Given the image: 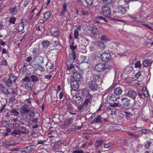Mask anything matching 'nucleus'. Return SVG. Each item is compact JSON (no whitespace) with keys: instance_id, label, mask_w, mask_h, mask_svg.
Returning a JSON list of instances; mask_svg holds the SVG:
<instances>
[{"instance_id":"40","label":"nucleus","mask_w":153,"mask_h":153,"mask_svg":"<svg viewBox=\"0 0 153 153\" xmlns=\"http://www.w3.org/2000/svg\"><path fill=\"white\" fill-rule=\"evenodd\" d=\"M10 112L15 116H18L19 114V113L17 111L16 109H13L12 110H11Z\"/></svg>"},{"instance_id":"49","label":"nucleus","mask_w":153,"mask_h":153,"mask_svg":"<svg viewBox=\"0 0 153 153\" xmlns=\"http://www.w3.org/2000/svg\"><path fill=\"white\" fill-rule=\"evenodd\" d=\"M104 70L111 69L112 68V66L108 64L104 65Z\"/></svg>"},{"instance_id":"36","label":"nucleus","mask_w":153,"mask_h":153,"mask_svg":"<svg viewBox=\"0 0 153 153\" xmlns=\"http://www.w3.org/2000/svg\"><path fill=\"white\" fill-rule=\"evenodd\" d=\"M51 42L47 40L42 41V44L44 47L47 48L50 44Z\"/></svg>"},{"instance_id":"45","label":"nucleus","mask_w":153,"mask_h":153,"mask_svg":"<svg viewBox=\"0 0 153 153\" xmlns=\"http://www.w3.org/2000/svg\"><path fill=\"white\" fill-rule=\"evenodd\" d=\"M40 49L39 47L37 48H34L33 51V53H35L36 54H38L40 52Z\"/></svg>"},{"instance_id":"23","label":"nucleus","mask_w":153,"mask_h":153,"mask_svg":"<svg viewBox=\"0 0 153 153\" xmlns=\"http://www.w3.org/2000/svg\"><path fill=\"white\" fill-rule=\"evenodd\" d=\"M81 63H88L89 62V60L88 57L85 56H81L80 58Z\"/></svg>"},{"instance_id":"32","label":"nucleus","mask_w":153,"mask_h":153,"mask_svg":"<svg viewBox=\"0 0 153 153\" xmlns=\"http://www.w3.org/2000/svg\"><path fill=\"white\" fill-rule=\"evenodd\" d=\"M104 4L111 5L113 3L112 0H101Z\"/></svg>"},{"instance_id":"42","label":"nucleus","mask_w":153,"mask_h":153,"mask_svg":"<svg viewBox=\"0 0 153 153\" xmlns=\"http://www.w3.org/2000/svg\"><path fill=\"white\" fill-rule=\"evenodd\" d=\"M103 142V141L102 140L97 141L95 143V146L96 147V148H98L102 144Z\"/></svg>"},{"instance_id":"43","label":"nucleus","mask_w":153,"mask_h":153,"mask_svg":"<svg viewBox=\"0 0 153 153\" xmlns=\"http://www.w3.org/2000/svg\"><path fill=\"white\" fill-rule=\"evenodd\" d=\"M1 124L2 126L5 127H8L9 126V124L7 121H2Z\"/></svg>"},{"instance_id":"26","label":"nucleus","mask_w":153,"mask_h":153,"mask_svg":"<svg viewBox=\"0 0 153 153\" xmlns=\"http://www.w3.org/2000/svg\"><path fill=\"white\" fill-rule=\"evenodd\" d=\"M52 12L51 11L46 12L44 15L43 18L45 20H48L51 17Z\"/></svg>"},{"instance_id":"4","label":"nucleus","mask_w":153,"mask_h":153,"mask_svg":"<svg viewBox=\"0 0 153 153\" xmlns=\"http://www.w3.org/2000/svg\"><path fill=\"white\" fill-rule=\"evenodd\" d=\"M102 13L105 16L109 17L111 16V10L109 7L104 5L101 8Z\"/></svg>"},{"instance_id":"60","label":"nucleus","mask_w":153,"mask_h":153,"mask_svg":"<svg viewBox=\"0 0 153 153\" xmlns=\"http://www.w3.org/2000/svg\"><path fill=\"white\" fill-rule=\"evenodd\" d=\"M138 94L140 96L142 99H144L146 97H147L148 96V94H145L144 93V94H140L139 93H138Z\"/></svg>"},{"instance_id":"34","label":"nucleus","mask_w":153,"mask_h":153,"mask_svg":"<svg viewBox=\"0 0 153 153\" xmlns=\"http://www.w3.org/2000/svg\"><path fill=\"white\" fill-rule=\"evenodd\" d=\"M150 61V60L148 59H144L143 63V66L145 67H148L150 65L151 63Z\"/></svg>"},{"instance_id":"27","label":"nucleus","mask_w":153,"mask_h":153,"mask_svg":"<svg viewBox=\"0 0 153 153\" xmlns=\"http://www.w3.org/2000/svg\"><path fill=\"white\" fill-rule=\"evenodd\" d=\"M11 134L14 136H16L17 135H19L21 134L20 129H14V130L11 133Z\"/></svg>"},{"instance_id":"25","label":"nucleus","mask_w":153,"mask_h":153,"mask_svg":"<svg viewBox=\"0 0 153 153\" xmlns=\"http://www.w3.org/2000/svg\"><path fill=\"white\" fill-rule=\"evenodd\" d=\"M0 90L3 93L6 94H8L10 93L7 90L5 89L4 86L0 83Z\"/></svg>"},{"instance_id":"39","label":"nucleus","mask_w":153,"mask_h":153,"mask_svg":"<svg viewBox=\"0 0 153 153\" xmlns=\"http://www.w3.org/2000/svg\"><path fill=\"white\" fill-rule=\"evenodd\" d=\"M16 19V18L14 17H12L9 19V22L10 24H14Z\"/></svg>"},{"instance_id":"2","label":"nucleus","mask_w":153,"mask_h":153,"mask_svg":"<svg viewBox=\"0 0 153 153\" xmlns=\"http://www.w3.org/2000/svg\"><path fill=\"white\" fill-rule=\"evenodd\" d=\"M100 36V32L95 26L93 27L91 30V36L94 39H98Z\"/></svg>"},{"instance_id":"8","label":"nucleus","mask_w":153,"mask_h":153,"mask_svg":"<svg viewBox=\"0 0 153 153\" xmlns=\"http://www.w3.org/2000/svg\"><path fill=\"white\" fill-rule=\"evenodd\" d=\"M106 101L109 103H111L112 102H114L116 100L115 95L110 94H108L106 97Z\"/></svg>"},{"instance_id":"1","label":"nucleus","mask_w":153,"mask_h":153,"mask_svg":"<svg viewBox=\"0 0 153 153\" xmlns=\"http://www.w3.org/2000/svg\"><path fill=\"white\" fill-rule=\"evenodd\" d=\"M17 80V77L13 74H10L8 79L4 78L3 81L5 82L6 84L8 87L11 85V84L15 83Z\"/></svg>"},{"instance_id":"46","label":"nucleus","mask_w":153,"mask_h":153,"mask_svg":"<svg viewBox=\"0 0 153 153\" xmlns=\"http://www.w3.org/2000/svg\"><path fill=\"white\" fill-rule=\"evenodd\" d=\"M54 67L53 65V64L51 63L47 62L46 65V68L48 69V68L52 69Z\"/></svg>"},{"instance_id":"58","label":"nucleus","mask_w":153,"mask_h":153,"mask_svg":"<svg viewBox=\"0 0 153 153\" xmlns=\"http://www.w3.org/2000/svg\"><path fill=\"white\" fill-rule=\"evenodd\" d=\"M152 143V142L149 141H147L145 144V147L146 149H148Z\"/></svg>"},{"instance_id":"61","label":"nucleus","mask_w":153,"mask_h":153,"mask_svg":"<svg viewBox=\"0 0 153 153\" xmlns=\"http://www.w3.org/2000/svg\"><path fill=\"white\" fill-rule=\"evenodd\" d=\"M19 24H21L24 26H26L27 22L26 20L25 19H23L21 21V22Z\"/></svg>"},{"instance_id":"19","label":"nucleus","mask_w":153,"mask_h":153,"mask_svg":"<svg viewBox=\"0 0 153 153\" xmlns=\"http://www.w3.org/2000/svg\"><path fill=\"white\" fill-rule=\"evenodd\" d=\"M77 108L81 112H84L88 110V107L86 106V105H84L83 104L78 106Z\"/></svg>"},{"instance_id":"63","label":"nucleus","mask_w":153,"mask_h":153,"mask_svg":"<svg viewBox=\"0 0 153 153\" xmlns=\"http://www.w3.org/2000/svg\"><path fill=\"white\" fill-rule=\"evenodd\" d=\"M97 18L99 19L102 20L104 22H107V21L105 19V18L100 16H98L97 17Z\"/></svg>"},{"instance_id":"35","label":"nucleus","mask_w":153,"mask_h":153,"mask_svg":"<svg viewBox=\"0 0 153 153\" xmlns=\"http://www.w3.org/2000/svg\"><path fill=\"white\" fill-rule=\"evenodd\" d=\"M97 47L98 48H100L101 50H103L105 47V44L102 42H99L97 45Z\"/></svg>"},{"instance_id":"33","label":"nucleus","mask_w":153,"mask_h":153,"mask_svg":"<svg viewBox=\"0 0 153 153\" xmlns=\"http://www.w3.org/2000/svg\"><path fill=\"white\" fill-rule=\"evenodd\" d=\"M8 25H6V23H3L2 22L0 23V30L4 29H6L8 27Z\"/></svg>"},{"instance_id":"9","label":"nucleus","mask_w":153,"mask_h":153,"mask_svg":"<svg viewBox=\"0 0 153 153\" xmlns=\"http://www.w3.org/2000/svg\"><path fill=\"white\" fill-rule=\"evenodd\" d=\"M130 100L127 97L122 98L121 99V103L123 106L124 107H128L130 105Z\"/></svg>"},{"instance_id":"31","label":"nucleus","mask_w":153,"mask_h":153,"mask_svg":"<svg viewBox=\"0 0 153 153\" xmlns=\"http://www.w3.org/2000/svg\"><path fill=\"white\" fill-rule=\"evenodd\" d=\"M30 78L33 82H36L39 80L38 78L36 75H32L30 76Z\"/></svg>"},{"instance_id":"17","label":"nucleus","mask_w":153,"mask_h":153,"mask_svg":"<svg viewBox=\"0 0 153 153\" xmlns=\"http://www.w3.org/2000/svg\"><path fill=\"white\" fill-rule=\"evenodd\" d=\"M36 146L34 145H32L27 146L25 148L26 150L24 151L27 153H30L32 150L36 148Z\"/></svg>"},{"instance_id":"21","label":"nucleus","mask_w":153,"mask_h":153,"mask_svg":"<svg viewBox=\"0 0 153 153\" xmlns=\"http://www.w3.org/2000/svg\"><path fill=\"white\" fill-rule=\"evenodd\" d=\"M30 111L28 108L27 105H25L21 108V112L22 114H25L29 113Z\"/></svg>"},{"instance_id":"30","label":"nucleus","mask_w":153,"mask_h":153,"mask_svg":"<svg viewBox=\"0 0 153 153\" xmlns=\"http://www.w3.org/2000/svg\"><path fill=\"white\" fill-rule=\"evenodd\" d=\"M82 94L84 97H88L90 95L89 90L87 89H83L82 90Z\"/></svg>"},{"instance_id":"3","label":"nucleus","mask_w":153,"mask_h":153,"mask_svg":"<svg viewBox=\"0 0 153 153\" xmlns=\"http://www.w3.org/2000/svg\"><path fill=\"white\" fill-rule=\"evenodd\" d=\"M88 87L90 89L93 91H98L100 90V87L96 82L92 80L89 82Z\"/></svg>"},{"instance_id":"56","label":"nucleus","mask_w":153,"mask_h":153,"mask_svg":"<svg viewBox=\"0 0 153 153\" xmlns=\"http://www.w3.org/2000/svg\"><path fill=\"white\" fill-rule=\"evenodd\" d=\"M30 79L29 77L27 76H25V77L22 79V81L25 82H30Z\"/></svg>"},{"instance_id":"62","label":"nucleus","mask_w":153,"mask_h":153,"mask_svg":"<svg viewBox=\"0 0 153 153\" xmlns=\"http://www.w3.org/2000/svg\"><path fill=\"white\" fill-rule=\"evenodd\" d=\"M85 1L88 4L91 5L93 4L94 0H85Z\"/></svg>"},{"instance_id":"6","label":"nucleus","mask_w":153,"mask_h":153,"mask_svg":"<svg viewBox=\"0 0 153 153\" xmlns=\"http://www.w3.org/2000/svg\"><path fill=\"white\" fill-rule=\"evenodd\" d=\"M125 93L127 96L131 98L134 100H135L137 96V92L133 90L130 91L126 90L125 91Z\"/></svg>"},{"instance_id":"55","label":"nucleus","mask_w":153,"mask_h":153,"mask_svg":"<svg viewBox=\"0 0 153 153\" xmlns=\"http://www.w3.org/2000/svg\"><path fill=\"white\" fill-rule=\"evenodd\" d=\"M8 143L10 146L16 145L17 143L15 142V141L13 140H10L8 141Z\"/></svg>"},{"instance_id":"28","label":"nucleus","mask_w":153,"mask_h":153,"mask_svg":"<svg viewBox=\"0 0 153 153\" xmlns=\"http://www.w3.org/2000/svg\"><path fill=\"white\" fill-rule=\"evenodd\" d=\"M120 128L119 126L115 125L111 126L110 127V130L111 131H114L117 130H119Z\"/></svg>"},{"instance_id":"22","label":"nucleus","mask_w":153,"mask_h":153,"mask_svg":"<svg viewBox=\"0 0 153 153\" xmlns=\"http://www.w3.org/2000/svg\"><path fill=\"white\" fill-rule=\"evenodd\" d=\"M70 48L72 51V54H71V55L72 56V58H73V60H74L75 59V53L74 52V51L77 49V47L76 45L75 46L70 45Z\"/></svg>"},{"instance_id":"64","label":"nucleus","mask_w":153,"mask_h":153,"mask_svg":"<svg viewBox=\"0 0 153 153\" xmlns=\"http://www.w3.org/2000/svg\"><path fill=\"white\" fill-rule=\"evenodd\" d=\"M0 64L1 65H7V62L5 60L3 59L0 62Z\"/></svg>"},{"instance_id":"47","label":"nucleus","mask_w":153,"mask_h":153,"mask_svg":"<svg viewBox=\"0 0 153 153\" xmlns=\"http://www.w3.org/2000/svg\"><path fill=\"white\" fill-rule=\"evenodd\" d=\"M67 104L68 110L70 111H72L73 110V108L70 102L69 101L67 102Z\"/></svg>"},{"instance_id":"57","label":"nucleus","mask_w":153,"mask_h":153,"mask_svg":"<svg viewBox=\"0 0 153 153\" xmlns=\"http://www.w3.org/2000/svg\"><path fill=\"white\" fill-rule=\"evenodd\" d=\"M25 88L28 91H32V88L29 86L28 84H25Z\"/></svg>"},{"instance_id":"52","label":"nucleus","mask_w":153,"mask_h":153,"mask_svg":"<svg viewBox=\"0 0 153 153\" xmlns=\"http://www.w3.org/2000/svg\"><path fill=\"white\" fill-rule=\"evenodd\" d=\"M74 66L73 65V64H71L70 65H69V66L68 65V67H67V70H71V72H73L74 71Z\"/></svg>"},{"instance_id":"41","label":"nucleus","mask_w":153,"mask_h":153,"mask_svg":"<svg viewBox=\"0 0 153 153\" xmlns=\"http://www.w3.org/2000/svg\"><path fill=\"white\" fill-rule=\"evenodd\" d=\"M120 104L119 103H113L112 102L110 104L109 106L112 107H115L118 106H120Z\"/></svg>"},{"instance_id":"53","label":"nucleus","mask_w":153,"mask_h":153,"mask_svg":"<svg viewBox=\"0 0 153 153\" xmlns=\"http://www.w3.org/2000/svg\"><path fill=\"white\" fill-rule=\"evenodd\" d=\"M125 113L127 119H129L132 116V114L130 112L125 111Z\"/></svg>"},{"instance_id":"37","label":"nucleus","mask_w":153,"mask_h":153,"mask_svg":"<svg viewBox=\"0 0 153 153\" xmlns=\"http://www.w3.org/2000/svg\"><path fill=\"white\" fill-rule=\"evenodd\" d=\"M93 77L94 80L97 82L99 81L101 79L99 74H95L94 75Z\"/></svg>"},{"instance_id":"12","label":"nucleus","mask_w":153,"mask_h":153,"mask_svg":"<svg viewBox=\"0 0 153 153\" xmlns=\"http://www.w3.org/2000/svg\"><path fill=\"white\" fill-rule=\"evenodd\" d=\"M44 58L41 56H37L34 59V60L38 64L42 65L44 63Z\"/></svg>"},{"instance_id":"29","label":"nucleus","mask_w":153,"mask_h":153,"mask_svg":"<svg viewBox=\"0 0 153 153\" xmlns=\"http://www.w3.org/2000/svg\"><path fill=\"white\" fill-rule=\"evenodd\" d=\"M81 99V97L78 96H76L73 97V99L74 101L75 102L77 105L80 104L79 101H80L79 100Z\"/></svg>"},{"instance_id":"5","label":"nucleus","mask_w":153,"mask_h":153,"mask_svg":"<svg viewBox=\"0 0 153 153\" xmlns=\"http://www.w3.org/2000/svg\"><path fill=\"white\" fill-rule=\"evenodd\" d=\"M102 60L105 62H108L111 59V56L110 54L108 53H102L101 56Z\"/></svg>"},{"instance_id":"14","label":"nucleus","mask_w":153,"mask_h":153,"mask_svg":"<svg viewBox=\"0 0 153 153\" xmlns=\"http://www.w3.org/2000/svg\"><path fill=\"white\" fill-rule=\"evenodd\" d=\"M104 64L100 63H98L95 66V68L96 70L98 71H101L104 70Z\"/></svg>"},{"instance_id":"44","label":"nucleus","mask_w":153,"mask_h":153,"mask_svg":"<svg viewBox=\"0 0 153 153\" xmlns=\"http://www.w3.org/2000/svg\"><path fill=\"white\" fill-rule=\"evenodd\" d=\"M141 65L140 63V61L139 60L136 61L135 63H134V67L135 68H140L141 66Z\"/></svg>"},{"instance_id":"11","label":"nucleus","mask_w":153,"mask_h":153,"mask_svg":"<svg viewBox=\"0 0 153 153\" xmlns=\"http://www.w3.org/2000/svg\"><path fill=\"white\" fill-rule=\"evenodd\" d=\"M70 85L71 88L75 91L76 90L79 86L77 81L75 80L71 82Z\"/></svg>"},{"instance_id":"54","label":"nucleus","mask_w":153,"mask_h":153,"mask_svg":"<svg viewBox=\"0 0 153 153\" xmlns=\"http://www.w3.org/2000/svg\"><path fill=\"white\" fill-rule=\"evenodd\" d=\"M60 32L59 30H57L56 31H53V35L55 37H56L57 36H59V35Z\"/></svg>"},{"instance_id":"48","label":"nucleus","mask_w":153,"mask_h":153,"mask_svg":"<svg viewBox=\"0 0 153 153\" xmlns=\"http://www.w3.org/2000/svg\"><path fill=\"white\" fill-rule=\"evenodd\" d=\"M21 134H25L27 133V130L25 127H20Z\"/></svg>"},{"instance_id":"24","label":"nucleus","mask_w":153,"mask_h":153,"mask_svg":"<svg viewBox=\"0 0 153 153\" xmlns=\"http://www.w3.org/2000/svg\"><path fill=\"white\" fill-rule=\"evenodd\" d=\"M67 6L65 3H64L62 6V9L60 12V16H63L65 14V13L67 11Z\"/></svg>"},{"instance_id":"16","label":"nucleus","mask_w":153,"mask_h":153,"mask_svg":"<svg viewBox=\"0 0 153 153\" xmlns=\"http://www.w3.org/2000/svg\"><path fill=\"white\" fill-rule=\"evenodd\" d=\"M17 9L15 5H12L9 9L10 13L14 15L16 14L17 12Z\"/></svg>"},{"instance_id":"15","label":"nucleus","mask_w":153,"mask_h":153,"mask_svg":"<svg viewBox=\"0 0 153 153\" xmlns=\"http://www.w3.org/2000/svg\"><path fill=\"white\" fill-rule=\"evenodd\" d=\"M39 64H35L33 65V67L34 68L35 70H39L42 71H43L45 70L44 67L41 65Z\"/></svg>"},{"instance_id":"20","label":"nucleus","mask_w":153,"mask_h":153,"mask_svg":"<svg viewBox=\"0 0 153 153\" xmlns=\"http://www.w3.org/2000/svg\"><path fill=\"white\" fill-rule=\"evenodd\" d=\"M123 92V90L122 88L120 87L115 88L114 90V94L116 95H120Z\"/></svg>"},{"instance_id":"13","label":"nucleus","mask_w":153,"mask_h":153,"mask_svg":"<svg viewBox=\"0 0 153 153\" xmlns=\"http://www.w3.org/2000/svg\"><path fill=\"white\" fill-rule=\"evenodd\" d=\"M73 77L75 81H80L82 78L80 74L76 73V70H74V71L73 72Z\"/></svg>"},{"instance_id":"7","label":"nucleus","mask_w":153,"mask_h":153,"mask_svg":"<svg viewBox=\"0 0 153 153\" xmlns=\"http://www.w3.org/2000/svg\"><path fill=\"white\" fill-rule=\"evenodd\" d=\"M108 119L107 118H103L101 116L98 115L93 121L94 123H103V122H107L108 121Z\"/></svg>"},{"instance_id":"38","label":"nucleus","mask_w":153,"mask_h":153,"mask_svg":"<svg viewBox=\"0 0 153 153\" xmlns=\"http://www.w3.org/2000/svg\"><path fill=\"white\" fill-rule=\"evenodd\" d=\"M74 120V117H72L69 119H68L66 121V123L67 125L72 124H73V120Z\"/></svg>"},{"instance_id":"10","label":"nucleus","mask_w":153,"mask_h":153,"mask_svg":"<svg viewBox=\"0 0 153 153\" xmlns=\"http://www.w3.org/2000/svg\"><path fill=\"white\" fill-rule=\"evenodd\" d=\"M126 9L125 7L123 6H119L116 9V13L123 15L126 13Z\"/></svg>"},{"instance_id":"59","label":"nucleus","mask_w":153,"mask_h":153,"mask_svg":"<svg viewBox=\"0 0 153 153\" xmlns=\"http://www.w3.org/2000/svg\"><path fill=\"white\" fill-rule=\"evenodd\" d=\"M90 102V100L88 98L86 99L85 101L83 104L84 105H86V106L88 107V105L89 103Z\"/></svg>"},{"instance_id":"18","label":"nucleus","mask_w":153,"mask_h":153,"mask_svg":"<svg viewBox=\"0 0 153 153\" xmlns=\"http://www.w3.org/2000/svg\"><path fill=\"white\" fill-rule=\"evenodd\" d=\"M51 43L54 47H56L59 45V40L57 37H54L51 40Z\"/></svg>"},{"instance_id":"51","label":"nucleus","mask_w":153,"mask_h":153,"mask_svg":"<svg viewBox=\"0 0 153 153\" xmlns=\"http://www.w3.org/2000/svg\"><path fill=\"white\" fill-rule=\"evenodd\" d=\"M18 26V30L19 31H21L24 30V26H23L21 24H19Z\"/></svg>"},{"instance_id":"50","label":"nucleus","mask_w":153,"mask_h":153,"mask_svg":"<svg viewBox=\"0 0 153 153\" xmlns=\"http://www.w3.org/2000/svg\"><path fill=\"white\" fill-rule=\"evenodd\" d=\"M101 40L106 42L108 40L107 36L106 35H103L100 37Z\"/></svg>"}]
</instances>
